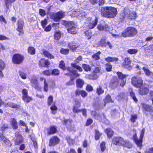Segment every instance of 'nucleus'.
<instances>
[{
  "label": "nucleus",
  "mask_w": 153,
  "mask_h": 153,
  "mask_svg": "<svg viewBox=\"0 0 153 153\" xmlns=\"http://www.w3.org/2000/svg\"><path fill=\"white\" fill-rule=\"evenodd\" d=\"M100 13L103 16L112 18L116 16L117 14V10L116 8L112 7H103L101 8Z\"/></svg>",
  "instance_id": "nucleus-1"
},
{
  "label": "nucleus",
  "mask_w": 153,
  "mask_h": 153,
  "mask_svg": "<svg viewBox=\"0 0 153 153\" xmlns=\"http://www.w3.org/2000/svg\"><path fill=\"white\" fill-rule=\"evenodd\" d=\"M137 33V31L135 28L128 27L122 32V35L124 37H131L136 35Z\"/></svg>",
  "instance_id": "nucleus-2"
},
{
  "label": "nucleus",
  "mask_w": 153,
  "mask_h": 153,
  "mask_svg": "<svg viewBox=\"0 0 153 153\" xmlns=\"http://www.w3.org/2000/svg\"><path fill=\"white\" fill-rule=\"evenodd\" d=\"M68 25L67 30L68 32L72 34H75L77 33V25L73 21L68 22L67 23Z\"/></svg>",
  "instance_id": "nucleus-3"
},
{
  "label": "nucleus",
  "mask_w": 153,
  "mask_h": 153,
  "mask_svg": "<svg viewBox=\"0 0 153 153\" xmlns=\"http://www.w3.org/2000/svg\"><path fill=\"white\" fill-rule=\"evenodd\" d=\"M65 16V13L60 11L56 13H51V18L53 19L56 22H58L62 18Z\"/></svg>",
  "instance_id": "nucleus-4"
},
{
  "label": "nucleus",
  "mask_w": 153,
  "mask_h": 153,
  "mask_svg": "<svg viewBox=\"0 0 153 153\" xmlns=\"http://www.w3.org/2000/svg\"><path fill=\"white\" fill-rule=\"evenodd\" d=\"M145 129L144 128H143L141 130L140 138L138 139L136 137V135H134V140L138 147L141 148L142 146V140L144 134Z\"/></svg>",
  "instance_id": "nucleus-5"
},
{
  "label": "nucleus",
  "mask_w": 153,
  "mask_h": 153,
  "mask_svg": "<svg viewBox=\"0 0 153 153\" xmlns=\"http://www.w3.org/2000/svg\"><path fill=\"white\" fill-rule=\"evenodd\" d=\"M143 83V80L140 77L134 76L132 77L131 79V83L135 87H140L142 85Z\"/></svg>",
  "instance_id": "nucleus-6"
},
{
  "label": "nucleus",
  "mask_w": 153,
  "mask_h": 153,
  "mask_svg": "<svg viewBox=\"0 0 153 153\" xmlns=\"http://www.w3.org/2000/svg\"><path fill=\"white\" fill-rule=\"evenodd\" d=\"M24 56L19 54H14L13 57L12 61L14 63L16 64H20L24 59Z\"/></svg>",
  "instance_id": "nucleus-7"
},
{
  "label": "nucleus",
  "mask_w": 153,
  "mask_h": 153,
  "mask_svg": "<svg viewBox=\"0 0 153 153\" xmlns=\"http://www.w3.org/2000/svg\"><path fill=\"white\" fill-rule=\"evenodd\" d=\"M17 30L19 32V36H22L23 34V28L24 25V22L23 20L21 19H19L17 23Z\"/></svg>",
  "instance_id": "nucleus-8"
},
{
  "label": "nucleus",
  "mask_w": 153,
  "mask_h": 153,
  "mask_svg": "<svg viewBox=\"0 0 153 153\" xmlns=\"http://www.w3.org/2000/svg\"><path fill=\"white\" fill-rule=\"evenodd\" d=\"M60 140L59 138L56 136L51 137L50 139L49 146H53L58 144Z\"/></svg>",
  "instance_id": "nucleus-9"
},
{
  "label": "nucleus",
  "mask_w": 153,
  "mask_h": 153,
  "mask_svg": "<svg viewBox=\"0 0 153 153\" xmlns=\"http://www.w3.org/2000/svg\"><path fill=\"white\" fill-rule=\"evenodd\" d=\"M124 139L121 137H113L112 140L113 143L116 145L121 146Z\"/></svg>",
  "instance_id": "nucleus-10"
},
{
  "label": "nucleus",
  "mask_w": 153,
  "mask_h": 153,
  "mask_svg": "<svg viewBox=\"0 0 153 153\" xmlns=\"http://www.w3.org/2000/svg\"><path fill=\"white\" fill-rule=\"evenodd\" d=\"M119 85V80L116 77L113 78L111 80L109 84L110 86L112 89H114Z\"/></svg>",
  "instance_id": "nucleus-11"
},
{
  "label": "nucleus",
  "mask_w": 153,
  "mask_h": 153,
  "mask_svg": "<svg viewBox=\"0 0 153 153\" xmlns=\"http://www.w3.org/2000/svg\"><path fill=\"white\" fill-rule=\"evenodd\" d=\"M131 61L130 59L128 57L126 58L124 60V62L122 65V66L128 70H130L131 68L130 67Z\"/></svg>",
  "instance_id": "nucleus-12"
},
{
  "label": "nucleus",
  "mask_w": 153,
  "mask_h": 153,
  "mask_svg": "<svg viewBox=\"0 0 153 153\" xmlns=\"http://www.w3.org/2000/svg\"><path fill=\"white\" fill-rule=\"evenodd\" d=\"M149 91L148 87L146 86L143 85L140 88L139 92L140 95H143L147 94L149 93Z\"/></svg>",
  "instance_id": "nucleus-13"
},
{
  "label": "nucleus",
  "mask_w": 153,
  "mask_h": 153,
  "mask_svg": "<svg viewBox=\"0 0 153 153\" xmlns=\"http://www.w3.org/2000/svg\"><path fill=\"white\" fill-rule=\"evenodd\" d=\"M125 14H127L128 16V18L130 19H135L137 16L135 12H131L130 11L126 10L125 11Z\"/></svg>",
  "instance_id": "nucleus-14"
},
{
  "label": "nucleus",
  "mask_w": 153,
  "mask_h": 153,
  "mask_svg": "<svg viewBox=\"0 0 153 153\" xmlns=\"http://www.w3.org/2000/svg\"><path fill=\"white\" fill-rule=\"evenodd\" d=\"M30 82L32 86L36 89H38V83L37 78L35 76H33L30 79Z\"/></svg>",
  "instance_id": "nucleus-15"
},
{
  "label": "nucleus",
  "mask_w": 153,
  "mask_h": 153,
  "mask_svg": "<svg viewBox=\"0 0 153 153\" xmlns=\"http://www.w3.org/2000/svg\"><path fill=\"white\" fill-rule=\"evenodd\" d=\"M0 141H2L4 143L9 146H11L12 144L10 141L7 139L3 135L1 134H0Z\"/></svg>",
  "instance_id": "nucleus-16"
},
{
  "label": "nucleus",
  "mask_w": 153,
  "mask_h": 153,
  "mask_svg": "<svg viewBox=\"0 0 153 153\" xmlns=\"http://www.w3.org/2000/svg\"><path fill=\"white\" fill-rule=\"evenodd\" d=\"M59 67L63 69V70H65L66 69L68 71H70L71 72L73 73L74 72H75L76 71H74L72 69L70 68L69 67H67L66 68L65 66V64L64 62L62 61H61L60 62V64L59 65Z\"/></svg>",
  "instance_id": "nucleus-17"
},
{
  "label": "nucleus",
  "mask_w": 153,
  "mask_h": 153,
  "mask_svg": "<svg viewBox=\"0 0 153 153\" xmlns=\"http://www.w3.org/2000/svg\"><path fill=\"white\" fill-rule=\"evenodd\" d=\"M121 146L128 149H131L132 147V145L128 140H123Z\"/></svg>",
  "instance_id": "nucleus-18"
},
{
  "label": "nucleus",
  "mask_w": 153,
  "mask_h": 153,
  "mask_svg": "<svg viewBox=\"0 0 153 153\" xmlns=\"http://www.w3.org/2000/svg\"><path fill=\"white\" fill-rule=\"evenodd\" d=\"M142 69L143 70L146 76L153 79V73L149 69L146 67H144Z\"/></svg>",
  "instance_id": "nucleus-19"
},
{
  "label": "nucleus",
  "mask_w": 153,
  "mask_h": 153,
  "mask_svg": "<svg viewBox=\"0 0 153 153\" xmlns=\"http://www.w3.org/2000/svg\"><path fill=\"white\" fill-rule=\"evenodd\" d=\"M4 106L5 107H9L13 108H18L20 107L19 105L11 102H8L5 103Z\"/></svg>",
  "instance_id": "nucleus-20"
},
{
  "label": "nucleus",
  "mask_w": 153,
  "mask_h": 153,
  "mask_svg": "<svg viewBox=\"0 0 153 153\" xmlns=\"http://www.w3.org/2000/svg\"><path fill=\"white\" fill-rule=\"evenodd\" d=\"M49 65V62L43 59H41L39 62V65L41 67L47 66Z\"/></svg>",
  "instance_id": "nucleus-21"
},
{
  "label": "nucleus",
  "mask_w": 153,
  "mask_h": 153,
  "mask_svg": "<svg viewBox=\"0 0 153 153\" xmlns=\"http://www.w3.org/2000/svg\"><path fill=\"white\" fill-rule=\"evenodd\" d=\"M11 125L12 128L14 129H16L18 128V126L17 124V122L15 119L13 118L10 120Z\"/></svg>",
  "instance_id": "nucleus-22"
},
{
  "label": "nucleus",
  "mask_w": 153,
  "mask_h": 153,
  "mask_svg": "<svg viewBox=\"0 0 153 153\" xmlns=\"http://www.w3.org/2000/svg\"><path fill=\"white\" fill-rule=\"evenodd\" d=\"M98 21V19L97 17L95 18L94 21L89 23L88 25V27L89 29H92L94 28L97 25Z\"/></svg>",
  "instance_id": "nucleus-23"
},
{
  "label": "nucleus",
  "mask_w": 153,
  "mask_h": 153,
  "mask_svg": "<svg viewBox=\"0 0 153 153\" xmlns=\"http://www.w3.org/2000/svg\"><path fill=\"white\" fill-rule=\"evenodd\" d=\"M16 144L18 145L23 142L22 136L20 134L16 135Z\"/></svg>",
  "instance_id": "nucleus-24"
},
{
  "label": "nucleus",
  "mask_w": 153,
  "mask_h": 153,
  "mask_svg": "<svg viewBox=\"0 0 153 153\" xmlns=\"http://www.w3.org/2000/svg\"><path fill=\"white\" fill-rule=\"evenodd\" d=\"M76 84L77 88H82L84 84V82L82 79L79 78L76 80Z\"/></svg>",
  "instance_id": "nucleus-25"
},
{
  "label": "nucleus",
  "mask_w": 153,
  "mask_h": 153,
  "mask_svg": "<svg viewBox=\"0 0 153 153\" xmlns=\"http://www.w3.org/2000/svg\"><path fill=\"white\" fill-rule=\"evenodd\" d=\"M5 65L4 62L0 59V78H2L3 76L2 71L5 68Z\"/></svg>",
  "instance_id": "nucleus-26"
},
{
  "label": "nucleus",
  "mask_w": 153,
  "mask_h": 153,
  "mask_svg": "<svg viewBox=\"0 0 153 153\" xmlns=\"http://www.w3.org/2000/svg\"><path fill=\"white\" fill-rule=\"evenodd\" d=\"M70 49L73 51H75L77 48L79 46V44L73 42L70 43L68 44Z\"/></svg>",
  "instance_id": "nucleus-27"
},
{
  "label": "nucleus",
  "mask_w": 153,
  "mask_h": 153,
  "mask_svg": "<svg viewBox=\"0 0 153 153\" xmlns=\"http://www.w3.org/2000/svg\"><path fill=\"white\" fill-rule=\"evenodd\" d=\"M105 132L107 134L108 138H111L114 134V132L111 129L108 128L105 130Z\"/></svg>",
  "instance_id": "nucleus-28"
},
{
  "label": "nucleus",
  "mask_w": 153,
  "mask_h": 153,
  "mask_svg": "<svg viewBox=\"0 0 153 153\" xmlns=\"http://www.w3.org/2000/svg\"><path fill=\"white\" fill-rule=\"evenodd\" d=\"M106 38L105 37L102 38L99 43V45L102 46H105L106 45Z\"/></svg>",
  "instance_id": "nucleus-29"
},
{
  "label": "nucleus",
  "mask_w": 153,
  "mask_h": 153,
  "mask_svg": "<svg viewBox=\"0 0 153 153\" xmlns=\"http://www.w3.org/2000/svg\"><path fill=\"white\" fill-rule=\"evenodd\" d=\"M143 107L146 111L150 112L152 111L153 109V108L152 107L144 104H143Z\"/></svg>",
  "instance_id": "nucleus-30"
},
{
  "label": "nucleus",
  "mask_w": 153,
  "mask_h": 153,
  "mask_svg": "<svg viewBox=\"0 0 153 153\" xmlns=\"http://www.w3.org/2000/svg\"><path fill=\"white\" fill-rule=\"evenodd\" d=\"M104 101L105 102L104 105H105V104L107 102H113L114 101L111 99V96L109 95H107L105 99L104 100Z\"/></svg>",
  "instance_id": "nucleus-31"
},
{
  "label": "nucleus",
  "mask_w": 153,
  "mask_h": 153,
  "mask_svg": "<svg viewBox=\"0 0 153 153\" xmlns=\"http://www.w3.org/2000/svg\"><path fill=\"white\" fill-rule=\"evenodd\" d=\"M105 115L102 113L98 114L97 115H95V119L99 120H102V119L105 118Z\"/></svg>",
  "instance_id": "nucleus-32"
},
{
  "label": "nucleus",
  "mask_w": 153,
  "mask_h": 153,
  "mask_svg": "<svg viewBox=\"0 0 153 153\" xmlns=\"http://www.w3.org/2000/svg\"><path fill=\"white\" fill-rule=\"evenodd\" d=\"M43 54L45 56L51 59L54 58V56L46 51H44L43 52Z\"/></svg>",
  "instance_id": "nucleus-33"
},
{
  "label": "nucleus",
  "mask_w": 153,
  "mask_h": 153,
  "mask_svg": "<svg viewBox=\"0 0 153 153\" xmlns=\"http://www.w3.org/2000/svg\"><path fill=\"white\" fill-rule=\"evenodd\" d=\"M117 74L119 79L120 80L123 79L124 78V79H126V77L127 76H128L127 75L123 74L121 72H117Z\"/></svg>",
  "instance_id": "nucleus-34"
},
{
  "label": "nucleus",
  "mask_w": 153,
  "mask_h": 153,
  "mask_svg": "<svg viewBox=\"0 0 153 153\" xmlns=\"http://www.w3.org/2000/svg\"><path fill=\"white\" fill-rule=\"evenodd\" d=\"M50 109L52 111V113L54 114H55L57 112V108L55 105V103H54V104L51 107Z\"/></svg>",
  "instance_id": "nucleus-35"
},
{
  "label": "nucleus",
  "mask_w": 153,
  "mask_h": 153,
  "mask_svg": "<svg viewBox=\"0 0 153 153\" xmlns=\"http://www.w3.org/2000/svg\"><path fill=\"white\" fill-rule=\"evenodd\" d=\"M22 99L23 101L27 103H28L32 100V98L28 95L25 96H22Z\"/></svg>",
  "instance_id": "nucleus-36"
},
{
  "label": "nucleus",
  "mask_w": 153,
  "mask_h": 153,
  "mask_svg": "<svg viewBox=\"0 0 153 153\" xmlns=\"http://www.w3.org/2000/svg\"><path fill=\"white\" fill-rule=\"evenodd\" d=\"M57 129L55 126H52L50 128V131H49L48 134H49L50 135L55 133L56 132Z\"/></svg>",
  "instance_id": "nucleus-37"
},
{
  "label": "nucleus",
  "mask_w": 153,
  "mask_h": 153,
  "mask_svg": "<svg viewBox=\"0 0 153 153\" xmlns=\"http://www.w3.org/2000/svg\"><path fill=\"white\" fill-rule=\"evenodd\" d=\"M105 61L107 62L116 61L118 60L117 58L111 57H108L105 58Z\"/></svg>",
  "instance_id": "nucleus-38"
},
{
  "label": "nucleus",
  "mask_w": 153,
  "mask_h": 153,
  "mask_svg": "<svg viewBox=\"0 0 153 153\" xmlns=\"http://www.w3.org/2000/svg\"><path fill=\"white\" fill-rule=\"evenodd\" d=\"M126 97L125 94L121 93L117 97V100L119 101H120L123 99H125Z\"/></svg>",
  "instance_id": "nucleus-39"
},
{
  "label": "nucleus",
  "mask_w": 153,
  "mask_h": 153,
  "mask_svg": "<svg viewBox=\"0 0 153 153\" xmlns=\"http://www.w3.org/2000/svg\"><path fill=\"white\" fill-rule=\"evenodd\" d=\"M53 97L52 96H50L47 100V103L49 106L51 105L53 103Z\"/></svg>",
  "instance_id": "nucleus-40"
},
{
  "label": "nucleus",
  "mask_w": 153,
  "mask_h": 153,
  "mask_svg": "<svg viewBox=\"0 0 153 153\" xmlns=\"http://www.w3.org/2000/svg\"><path fill=\"white\" fill-rule=\"evenodd\" d=\"M71 66L73 68H75L79 70V71L81 72L82 71V68L80 66L76 64V63H71Z\"/></svg>",
  "instance_id": "nucleus-41"
},
{
  "label": "nucleus",
  "mask_w": 153,
  "mask_h": 153,
  "mask_svg": "<svg viewBox=\"0 0 153 153\" xmlns=\"http://www.w3.org/2000/svg\"><path fill=\"white\" fill-rule=\"evenodd\" d=\"M101 53V52L98 51L97 53L93 55L92 56V58L95 59V60H97L99 59L100 58L99 55Z\"/></svg>",
  "instance_id": "nucleus-42"
},
{
  "label": "nucleus",
  "mask_w": 153,
  "mask_h": 153,
  "mask_svg": "<svg viewBox=\"0 0 153 153\" xmlns=\"http://www.w3.org/2000/svg\"><path fill=\"white\" fill-rule=\"evenodd\" d=\"M54 38L56 40H58L61 37V33L59 31L55 32V33Z\"/></svg>",
  "instance_id": "nucleus-43"
},
{
  "label": "nucleus",
  "mask_w": 153,
  "mask_h": 153,
  "mask_svg": "<svg viewBox=\"0 0 153 153\" xmlns=\"http://www.w3.org/2000/svg\"><path fill=\"white\" fill-rule=\"evenodd\" d=\"M104 92V91L103 90L100 86L97 88V93L98 95H100L103 94Z\"/></svg>",
  "instance_id": "nucleus-44"
},
{
  "label": "nucleus",
  "mask_w": 153,
  "mask_h": 153,
  "mask_svg": "<svg viewBox=\"0 0 153 153\" xmlns=\"http://www.w3.org/2000/svg\"><path fill=\"white\" fill-rule=\"evenodd\" d=\"M130 94L131 96L132 97L133 100L135 102L137 101V100L135 96V93L132 91V90H131L130 91Z\"/></svg>",
  "instance_id": "nucleus-45"
},
{
  "label": "nucleus",
  "mask_w": 153,
  "mask_h": 153,
  "mask_svg": "<svg viewBox=\"0 0 153 153\" xmlns=\"http://www.w3.org/2000/svg\"><path fill=\"white\" fill-rule=\"evenodd\" d=\"M82 67L86 71H89L91 70V67L89 65L86 64H83Z\"/></svg>",
  "instance_id": "nucleus-46"
},
{
  "label": "nucleus",
  "mask_w": 153,
  "mask_h": 153,
  "mask_svg": "<svg viewBox=\"0 0 153 153\" xmlns=\"http://www.w3.org/2000/svg\"><path fill=\"white\" fill-rule=\"evenodd\" d=\"M28 51L29 53L30 54H34L35 53V50L33 47H29L28 48Z\"/></svg>",
  "instance_id": "nucleus-47"
},
{
  "label": "nucleus",
  "mask_w": 153,
  "mask_h": 153,
  "mask_svg": "<svg viewBox=\"0 0 153 153\" xmlns=\"http://www.w3.org/2000/svg\"><path fill=\"white\" fill-rule=\"evenodd\" d=\"M80 11L79 9H76L74 10L73 11L72 15L74 16H79Z\"/></svg>",
  "instance_id": "nucleus-48"
},
{
  "label": "nucleus",
  "mask_w": 153,
  "mask_h": 153,
  "mask_svg": "<svg viewBox=\"0 0 153 153\" xmlns=\"http://www.w3.org/2000/svg\"><path fill=\"white\" fill-rule=\"evenodd\" d=\"M85 34L86 37L88 39H90L91 38L92 33L91 31L88 30L86 31Z\"/></svg>",
  "instance_id": "nucleus-49"
},
{
  "label": "nucleus",
  "mask_w": 153,
  "mask_h": 153,
  "mask_svg": "<svg viewBox=\"0 0 153 153\" xmlns=\"http://www.w3.org/2000/svg\"><path fill=\"white\" fill-rule=\"evenodd\" d=\"M72 122L71 120H65L63 121V124L64 125H67L70 126Z\"/></svg>",
  "instance_id": "nucleus-50"
},
{
  "label": "nucleus",
  "mask_w": 153,
  "mask_h": 153,
  "mask_svg": "<svg viewBox=\"0 0 153 153\" xmlns=\"http://www.w3.org/2000/svg\"><path fill=\"white\" fill-rule=\"evenodd\" d=\"M15 0H6L5 4L7 9L8 8L9 6L11 3L14 2Z\"/></svg>",
  "instance_id": "nucleus-51"
},
{
  "label": "nucleus",
  "mask_w": 153,
  "mask_h": 153,
  "mask_svg": "<svg viewBox=\"0 0 153 153\" xmlns=\"http://www.w3.org/2000/svg\"><path fill=\"white\" fill-rule=\"evenodd\" d=\"M51 74L53 75L57 76L59 74V71L58 69H55L52 70Z\"/></svg>",
  "instance_id": "nucleus-52"
},
{
  "label": "nucleus",
  "mask_w": 153,
  "mask_h": 153,
  "mask_svg": "<svg viewBox=\"0 0 153 153\" xmlns=\"http://www.w3.org/2000/svg\"><path fill=\"white\" fill-rule=\"evenodd\" d=\"M119 82L120 83V85L122 87H123L125 85L126 82V79H119Z\"/></svg>",
  "instance_id": "nucleus-53"
},
{
  "label": "nucleus",
  "mask_w": 153,
  "mask_h": 153,
  "mask_svg": "<svg viewBox=\"0 0 153 153\" xmlns=\"http://www.w3.org/2000/svg\"><path fill=\"white\" fill-rule=\"evenodd\" d=\"M128 52L131 54H135L137 52V50L136 49H130L128 50Z\"/></svg>",
  "instance_id": "nucleus-54"
},
{
  "label": "nucleus",
  "mask_w": 153,
  "mask_h": 153,
  "mask_svg": "<svg viewBox=\"0 0 153 153\" xmlns=\"http://www.w3.org/2000/svg\"><path fill=\"white\" fill-rule=\"evenodd\" d=\"M69 51L68 49L61 48L60 50V53L63 54H66L68 53Z\"/></svg>",
  "instance_id": "nucleus-55"
},
{
  "label": "nucleus",
  "mask_w": 153,
  "mask_h": 153,
  "mask_svg": "<svg viewBox=\"0 0 153 153\" xmlns=\"http://www.w3.org/2000/svg\"><path fill=\"white\" fill-rule=\"evenodd\" d=\"M137 115H131L130 120L131 121L134 123L135 122V120L137 119Z\"/></svg>",
  "instance_id": "nucleus-56"
},
{
  "label": "nucleus",
  "mask_w": 153,
  "mask_h": 153,
  "mask_svg": "<svg viewBox=\"0 0 153 153\" xmlns=\"http://www.w3.org/2000/svg\"><path fill=\"white\" fill-rule=\"evenodd\" d=\"M44 90L45 91L47 92L48 90V84L46 82V79H44Z\"/></svg>",
  "instance_id": "nucleus-57"
},
{
  "label": "nucleus",
  "mask_w": 153,
  "mask_h": 153,
  "mask_svg": "<svg viewBox=\"0 0 153 153\" xmlns=\"http://www.w3.org/2000/svg\"><path fill=\"white\" fill-rule=\"evenodd\" d=\"M101 135V134L99 132V131H98L96 130L95 131V140H98L99 139Z\"/></svg>",
  "instance_id": "nucleus-58"
},
{
  "label": "nucleus",
  "mask_w": 153,
  "mask_h": 153,
  "mask_svg": "<svg viewBox=\"0 0 153 153\" xmlns=\"http://www.w3.org/2000/svg\"><path fill=\"white\" fill-rule=\"evenodd\" d=\"M106 69L107 71H111L112 66L109 63L106 64L105 65Z\"/></svg>",
  "instance_id": "nucleus-59"
},
{
  "label": "nucleus",
  "mask_w": 153,
  "mask_h": 153,
  "mask_svg": "<svg viewBox=\"0 0 153 153\" xmlns=\"http://www.w3.org/2000/svg\"><path fill=\"white\" fill-rule=\"evenodd\" d=\"M101 150L102 152H103L105 149V143L104 142H102L100 145Z\"/></svg>",
  "instance_id": "nucleus-60"
},
{
  "label": "nucleus",
  "mask_w": 153,
  "mask_h": 153,
  "mask_svg": "<svg viewBox=\"0 0 153 153\" xmlns=\"http://www.w3.org/2000/svg\"><path fill=\"white\" fill-rule=\"evenodd\" d=\"M47 24V20L45 19L44 20L41 21V25L43 27H45L46 25Z\"/></svg>",
  "instance_id": "nucleus-61"
},
{
  "label": "nucleus",
  "mask_w": 153,
  "mask_h": 153,
  "mask_svg": "<svg viewBox=\"0 0 153 153\" xmlns=\"http://www.w3.org/2000/svg\"><path fill=\"white\" fill-rule=\"evenodd\" d=\"M19 75L22 79H25L27 78L26 74L23 72H20Z\"/></svg>",
  "instance_id": "nucleus-62"
},
{
  "label": "nucleus",
  "mask_w": 153,
  "mask_h": 153,
  "mask_svg": "<svg viewBox=\"0 0 153 153\" xmlns=\"http://www.w3.org/2000/svg\"><path fill=\"white\" fill-rule=\"evenodd\" d=\"M73 111L74 113H79L81 112V109H79L76 106H74L73 109Z\"/></svg>",
  "instance_id": "nucleus-63"
},
{
  "label": "nucleus",
  "mask_w": 153,
  "mask_h": 153,
  "mask_svg": "<svg viewBox=\"0 0 153 153\" xmlns=\"http://www.w3.org/2000/svg\"><path fill=\"white\" fill-rule=\"evenodd\" d=\"M87 93L85 91L83 90H81V95L83 97H85L87 95Z\"/></svg>",
  "instance_id": "nucleus-64"
}]
</instances>
